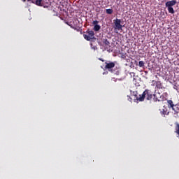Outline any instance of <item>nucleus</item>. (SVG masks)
<instances>
[{
	"label": "nucleus",
	"mask_w": 179,
	"mask_h": 179,
	"mask_svg": "<svg viewBox=\"0 0 179 179\" xmlns=\"http://www.w3.org/2000/svg\"><path fill=\"white\" fill-rule=\"evenodd\" d=\"M32 3H35L37 6H43V0H36V1H33Z\"/></svg>",
	"instance_id": "obj_6"
},
{
	"label": "nucleus",
	"mask_w": 179,
	"mask_h": 179,
	"mask_svg": "<svg viewBox=\"0 0 179 179\" xmlns=\"http://www.w3.org/2000/svg\"><path fill=\"white\" fill-rule=\"evenodd\" d=\"M92 24H94V26H97L99 25V21L97 20H94L92 22Z\"/></svg>",
	"instance_id": "obj_14"
},
{
	"label": "nucleus",
	"mask_w": 179,
	"mask_h": 179,
	"mask_svg": "<svg viewBox=\"0 0 179 179\" xmlns=\"http://www.w3.org/2000/svg\"><path fill=\"white\" fill-rule=\"evenodd\" d=\"M73 29H74V30H76L77 31H79L80 29H77V28H75V27H73Z\"/></svg>",
	"instance_id": "obj_17"
},
{
	"label": "nucleus",
	"mask_w": 179,
	"mask_h": 179,
	"mask_svg": "<svg viewBox=\"0 0 179 179\" xmlns=\"http://www.w3.org/2000/svg\"><path fill=\"white\" fill-rule=\"evenodd\" d=\"M138 66H140V68H143V66H145V62L144 61H140L138 62Z\"/></svg>",
	"instance_id": "obj_11"
},
{
	"label": "nucleus",
	"mask_w": 179,
	"mask_h": 179,
	"mask_svg": "<svg viewBox=\"0 0 179 179\" xmlns=\"http://www.w3.org/2000/svg\"><path fill=\"white\" fill-rule=\"evenodd\" d=\"M166 113H167V112H166V110H163L162 114H164V115H166Z\"/></svg>",
	"instance_id": "obj_16"
},
{
	"label": "nucleus",
	"mask_w": 179,
	"mask_h": 179,
	"mask_svg": "<svg viewBox=\"0 0 179 179\" xmlns=\"http://www.w3.org/2000/svg\"><path fill=\"white\" fill-rule=\"evenodd\" d=\"M175 5H177V1L176 0L168 1L165 3V6L167 8L168 12L172 15H174L175 13L174 8H173V6H175Z\"/></svg>",
	"instance_id": "obj_2"
},
{
	"label": "nucleus",
	"mask_w": 179,
	"mask_h": 179,
	"mask_svg": "<svg viewBox=\"0 0 179 179\" xmlns=\"http://www.w3.org/2000/svg\"><path fill=\"white\" fill-rule=\"evenodd\" d=\"M99 61H102V62H104V60L103 59L99 58Z\"/></svg>",
	"instance_id": "obj_18"
},
{
	"label": "nucleus",
	"mask_w": 179,
	"mask_h": 179,
	"mask_svg": "<svg viewBox=\"0 0 179 179\" xmlns=\"http://www.w3.org/2000/svg\"><path fill=\"white\" fill-rule=\"evenodd\" d=\"M103 44H104V45H110V41H108L107 39H103Z\"/></svg>",
	"instance_id": "obj_12"
},
{
	"label": "nucleus",
	"mask_w": 179,
	"mask_h": 179,
	"mask_svg": "<svg viewBox=\"0 0 179 179\" xmlns=\"http://www.w3.org/2000/svg\"><path fill=\"white\" fill-rule=\"evenodd\" d=\"M146 97V100H152V97H153V94L150 90H145L141 95L139 96H136V100L138 101H143L145 98Z\"/></svg>",
	"instance_id": "obj_1"
},
{
	"label": "nucleus",
	"mask_w": 179,
	"mask_h": 179,
	"mask_svg": "<svg viewBox=\"0 0 179 179\" xmlns=\"http://www.w3.org/2000/svg\"><path fill=\"white\" fill-rule=\"evenodd\" d=\"M128 100L130 101H132V98L129 97V98L128 99Z\"/></svg>",
	"instance_id": "obj_19"
},
{
	"label": "nucleus",
	"mask_w": 179,
	"mask_h": 179,
	"mask_svg": "<svg viewBox=\"0 0 179 179\" xmlns=\"http://www.w3.org/2000/svg\"><path fill=\"white\" fill-rule=\"evenodd\" d=\"M153 96H156V94H153Z\"/></svg>",
	"instance_id": "obj_21"
},
{
	"label": "nucleus",
	"mask_w": 179,
	"mask_h": 179,
	"mask_svg": "<svg viewBox=\"0 0 179 179\" xmlns=\"http://www.w3.org/2000/svg\"><path fill=\"white\" fill-rule=\"evenodd\" d=\"M88 36L93 40L94 38V31H87Z\"/></svg>",
	"instance_id": "obj_7"
},
{
	"label": "nucleus",
	"mask_w": 179,
	"mask_h": 179,
	"mask_svg": "<svg viewBox=\"0 0 179 179\" xmlns=\"http://www.w3.org/2000/svg\"><path fill=\"white\" fill-rule=\"evenodd\" d=\"M156 86H157V89H163V84H162V82H160V81H157L156 83Z\"/></svg>",
	"instance_id": "obj_8"
},
{
	"label": "nucleus",
	"mask_w": 179,
	"mask_h": 179,
	"mask_svg": "<svg viewBox=\"0 0 179 179\" xmlns=\"http://www.w3.org/2000/svg\"><path fill=\"white\" fill-rule=\"evenodd\" d=\"M133 96H135V92H133Z\"/></svg>",
	"instance_id": "obj_20"
},
{
	"label": "nucleus",
	"mask_w": 179,
	"mask_h": 179,
	"mask_svg": "<svg viewBox=\"0 0 179 179\" xmlns=\"http://www.w3.org/2000/svg\"><path fill=\"white\" fill-rule=\"evenodd\" d=\"M83 37L85 40H87V41H90V40H92V38H90V36H89V35L87 34H83Z\"/></svg>",
	"instance_id": "obj_9"
},
{
	"label": "nucleus",
	"mask_w": 179,
	"mask_h": 179,
	"mask_svg": "<svg viewBox=\"0 0 179 179\" xmlns=\"http://www.w3.org/2000/svg\"><path fill=\"white\" fill-rule=\"evenodd\" d=\"M115 30H122V25H121V20L116 18L114 21Z\"/></svg>",
	"instance_id": "obj_3"
},
{
	"label": "nucleus",
	"mask_w": 179,
	"mask_h": 179,
	"mask_svg": "<svg viewBox=\"0 0 179 179\" xmlns=\"http://www.w3.org/2000/svg\"><path fill=\"white\" fill-rule=\"evenodd\" d=\"M106 66H105V69H108V71H111V69H113V68H114V66H115V63L114 62H110V63H107L106 62Z\"/></svg>",
	"instance_id": "obj_4"
},
{
	"label": "nucleus",
	"mask_w": 179,
	"mask_h": 179,
	"mask_svg": "<svg viewBox=\"0 0 179 179\" xmlns=\"http://www.w3.org/2000/svg\"><path fill=\"white\" fill-rule=\"evenodd\" d=\"M176 134L179 135V124H176Z\"/></svg>",
	"instance_id": "obj_15"
},
{
	"label": "nucleus",
	"mask_w": 179,
	"mask_h": 179,
	"mask_svg": "<svg viewBox=\"0 0 179 179\" xmlns=\"http://www.w3.org/2000/svg\"><path fill=\"white\" fill-rule=\"evenodd\" d=\"M168 103V107L169 108H172V110L173 111H175V113H177V110H176V108H174V107H176V105H174V103H173V101L171 100H168L167 101Z\"/></svg>",
	"instance_id": "obj_5"
},
{
	"label": "nucleus",
	"mask_w": 179,
	"mask_h": 179,
	"mask_svg": "<svg viewBox=\"0 0 179 179\" xmlns=\"http://www.w3.org/2000/svg\"><path fill=\"white\" fill-rule=\"evenodd\" d=\"M113 12V9H111V8L106 9V13H107L108 15H112Z\"/></svg>",
	"instance_id": "obj_13"
},
{
	"label": "nucleus",
	"mask_w": 179,
	"mask_h": 179,
	"mask_svg": "<svg viewBox=\"0 0 179 179\" xmlns=\"http://www.w3.org/2000/svg\"><path fill=\"white\" fill-rule=\"evenodd\" d=\"M100 29H101V27H100V25H99V24L94 26V31H99V30H100Z\"/></svg>",
	"instance_id": "obj_10"
}]
</instances>
